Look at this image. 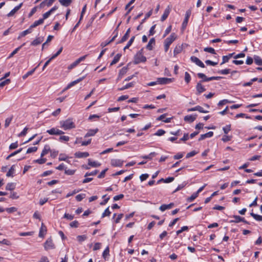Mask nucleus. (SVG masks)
<instances>
[{
  "label": "nucleus",
  "mask_w": 262,
  "mask_h": 262,
  "mask_svg": "<svg viewBox=\"0 0 262 262\" xmlns=\"http://www.w3.org/2000/svg\"><path fill=\"white\" fill-rule=\"evenodd\" d=\"M128 68L127 67H123L122 68L119 72V78L121 77L122 76L125 75L127 71Z\"/></svg>",
  "instance_id": "e433bc0d"
},
{
  "label": "nucleus",
  "mask_w": 262,
  "mask_h": 262,
  "mask_svg": "<svg viewBox=\"0 0 262 262\" xmlns=\"http://www.w3.org/2000/svg\"><path fill=\"white\" fill-rule=\"evenodd\" d=\"M174 204L173 203H170L169 204H163L159 207V209L161 211H164L167 209H170L172 208Z\"/></svg>",
  "instance_id": "4468645a"
},
{
  "label": "nucleus",
  "mask_w": 262,
  "mask_h": 262,
  "mask_svg": "<svg viewBox=\"0 0 262 262\" xmlns=\"http://www.w3.org/2000/svg\"><path fill=\"white\" fill-rule=\"evenodd\" d=\"M79 223L77 221H74L70 224V226L72 228H77L78 227Z\"/></svg>",
  "instance_id": "774afa93"
},
{
  "label": "nucleus",
  "mask_w": 262,
  "mask_h": 262,
  "mask_svg": "<svg viewBox=\"0 0 262 262\" xmlns=\"http://www.w3.org/2000/svg\"><path fill=\"white\" fill-rule=\"evenodd\" d=\"M15 188V185L13 183H9L6 186V189L7 190H12Z\"/></svg>",
  "instance_id": "c9c22d12"
},
{
  "label": "nucleus",
  "mask_w": 262,
  "mask_h": 262,
  "mask_svg": "<svg viewBox=\"0 0 262 262\" xmlns=\"http://www.w3.org/2000/svg\"><path fill=\"white\" fill-rule=\"evenodd\" d=\"M121 56V54H117L114 58L113 61L111 63V66L116 64L119 60L120 57Z\"/></svg>",
  "instance_id": "f704fd0d"
},
{
  "label": "nucleus",
  "mask_w": 262,
  "mask_h": 262,
  "mask_svg": "<svg viewBox=\"0 0 262 262\" xmlns=\"http://www.w3.org/2000/svg\"><path fill=\"white\" fill-rule=\"evenodd\" d=\"M73 0H59L60 4L64 7H68L71 5Z\"/></svg>",
  "instance_id": "c85d7f7f"
},
{
  "label": "nucleus",
  "mask_w": 262,
  "mask_h": 262,
  "mask_svg": "<svg viewBox=\"0 0 262 262\" xmlns=\"http://www.w3.org/2000/svg\"><path fill=\"white\" fill-rule=\"evenodd\" d=\"M146 58L143 55V48L139 50L134 56V63L139 64L141 62H145Z\"/></svg>",
  "instance_id": "f03ea898"
},
{
  "label": "nucleus",
  "mask_w": 262,
  "mask_h": 262,
  "mask_svg": "<svg viewBox=\"0 0 262 262\" xmlns=\"http://www.w3.org/2000/svg\"><path fill=\"white\" fill-rule=\"evenodd\" d=\"M155 45V39L154 38H152L149 40L146 48L147 50L151 51L152 50L153 45Z\"/></svg>",
  "instance_id": "393cba45"
},
{
  "label": "nucleus",
  "mask_w": 262,
  "mask_h": 262,
  "mask_svg": "<svg viewBox=\"0 0 262 262\" xmlns=\"http://www.w3.org/2000/svg\"><path fill=\"white\" fill-rule=\"evenodd\" d=\"M197 115H187L185 116L184 120L186 122L191 123L193 122L196 118Z\"/></svg>",
  "instance_id": "f3484780"
},
{
  "label": "nucleus",
  "mask_w": 262,
  "mask_h": 262,
  "mask_svg": "<svg viewBox=\"0 0 262 262\" xmlns=\"http://www.w3.org/2000/svg\"><path fill=\"white\" fill-rule=\"evenodd\" d=\"M134 85H135V82H129V83L126 84L125 85L123 86V87L119 88L118 90L119 91H123L124 90H126V89H129L131 87L134 86Z\"/></svg>",
  "instance_id": "c756f323"
},
{
  "label": "nucleus",
  "mask_w": 262,
  "mask_h": 262,
  "mask_svg": "<svg viewBox=\"0 0 262 262\" xmlns=\"http://www.w3.org/2000/svg\"><path fill=\"white\" fill-rule=\"evenodd\" d=\"M177 38V35L175 33H172L171 35L164 40V50L167 52L169 48L170 45Z\"/></svg>",
  "instance_id": "7ed1b4c3"
},
{
  "label": "nucleus",
  "mask_w": 262,
  "mask_h": 262,
  "mask_svg": "<svg viewBox=\"0 0 262 262\" xmlns=\"http://www.w3.org/2000/svg\"><path fill=\"white\" fill-rule=\"evenodd\" d=\"M157 154L155 152H150L148 155L147 156H142V158L145 159H152V158L156 156Z\"/></svg>",
  "instance_id": "79ce46f5"
},
{
  "label": "nucleus",
  "mask_w": 262,
  "mask_h": 262,
  "mask_svg": "<svg viewBox=\"0 0 262 262\" xmlns=\"http://www.w3.org/2000/svg\"><path fill=\"white\" fill-rule=\"evenodd\" d=\"M75 157L77 158H86L89 156V154L88 152H81L78 151L75 153Z\"/></svg>",
  "instance_id": "ddd939ff"
},
{
  "label": "nucleus",
  "mask_w": 262,
  "mask_h": 262,
  "mask_svg": "<svg viewBox=\"0 0 262 262\" xmlns=\"http://www.w3.org/2000/svg\"><path fill=\"white\" fill-rule=\"evenodd\" d=\"M213 135V132H209L205 134L201 135L199 139V141L203 140L207 138H210Z\"/></svg>",
  "instance_id": "4be33fe9"
},
{
  "label": "nucleus",
  "mask_w": 262,
  "mask_h": 262,
  "mask_svg": "<svg viewBox=\"0 0 262 262\" xmlns=\"http://www.w3.org/2000/svg\"><path fill=\"white\" fill-rule=\"evenodd\" d=\"M47 232V228L43 223H42L41 227L40 228L39 236L42 237L46 234Z\"/></svg>",
  "instance_id": "aec40b11"
},
{
  "label": "nucleus",
  "mask_w": 262,
  "mask_h": 262,
  "mask_svg": "<svg viewBox=\"0 0 262 262\" xmlns=\"http://www.w3.org/2000/svg\"><path fill=\"white\" fill-rule=\"evenodd\" d=\"M43 23V19L40 18V19H38V20L34 21L33 23V24L30 26V28L32 29L33 28H35V27L38 26V25L42 24Z\"/></svg>",
  "instance_id": "7c9ffc66"
},
{
  "label": "nucleus",
  "mask_w": 262,
  "mask_h": 262,
  "mask_svg": "<svg viewBox=\"0 0 262 262\" xmlns=\"http://www.w3.org/2000/svg\"><path fill=\"white\" fill-rule=\"evenodd\" d=\"M190 80H191L190 75L187 72H186L185 73V82L187 83H188L190 81Z\"/></svg>",
  "instance_id": "603ef678"
},
{
  "label": "nucleus",
  "mask_w": 262,
  "mask_h": 262,
  "mask_svg": "<svg viewBox=\"0 0 262 262\" xmlns=\"http://www.w3.org/2000/svg\"><path fill=\"white\" fill-rule=\"evenodd\" d=\"M47 133L51 135H60L64 134V132L57 128H52L47 130Z\"/></svg>",
  "instance_id": "20e7f679"
},
{
  "label": "nucleus",
  "mask_w": 262,
  "mask_h": 262,
  "mask_svg": "<svg viewBox=\"0 0 262 262\" xmlns=\"http://www.w3.org/2000/svg\"><path fill=\"white\" fill-rule=\"evenodd\" d=\"M32 31V29L30 27L27 30L21 32L18 37V39H19L21 37H24L27 34L31 33Z\"/></svg>",
  "instance_id": "a878e982"
},
{
  "label": "nucleus",
  "mask_w": 262,
  "mask_h": 262,
  "mask_svg": "<svg viewBox=\"0 0 262 262\" xmlns=\"http://www.w3.org/2000/svg\"><path fill=\"white\" fill-rule=\"evenodd\" d=\"M183 50L182 45H177L173 51L174 56L180 53Z\"/></svg>",
  "instance_id": "bb28decb"
},
{
  "label": "nucleus",
  "mask_w": 262,
  "mask_h": 262,
  "mask_svg": "<svg viewBox=\"0 0 262 262\" xmlns=\"http://www.w3.org/2000/svg\"><path fill=\"white\" fill-rule=\"evenodd\" d=\"M43 37H36L33 41L31 43V45L32 46H36L40 44L43 41Z\"/></svg>",
  "instance_id": "f8f14e48"
},
{
  "label": "nucleus",
  "mask_w": 262,
  "mask_h": 262,
  "mask_svg": "<svg viewBox=\"0 0 262 262\" xmlns=\"http://www.w3.org/2000/svg\"><path fill=\"white\" fill-rule=\"evenodd\" d=\"M98 172V170H95L94 171L90 172H87L85 173L84 177H86L91 176H95Z\"/></svg>",
  "instance_id": "13d9d810"
},
{
  "label": "nucleus",
  "mask_w": 262,
  "mask_h": 262,
  "mask_svg": "<svg viewBox=\"0 0 262 262\" xmlns=\"http://www.w3.org/2000/svg\"><path fill=\"white\" fill-rule=\"evenodd\" d=\"M193 111H199V112L203 113H207L208 112V111H205L202 106H201L200 105H197L194 107L188 108L187 110L188 112H193Z\"/></svg>",
  "instance_id": "423d86ee"
},
{
  "label": "nucleus",
  "mask_w": 262,
  "mask_h": 262,
  "mask_svg": "<svg viewBox=\"0 0 262 262\" xmlns=\"http://www.w3.org/2000/svg\"><path fill=\"white\" fill-rule=\"evenodd\" d=\"M109 252H110L109 247H107L105 248V249L104 250L103 254H102V256L103 257V258H105L106 256L109 255Z\"/></svg>",
  "instance_id": "0e129e2a"
},
{
  "label": "nucleus",
  "mask_w": 262,
  "mask_h": 262,
  "mask_svg": "<svg viewBox=\"0 0 262 262\" xmlns=\"http://www.w3.org/2000/svg\"><path fill=\"white\" fill-rule=\"evenodd\" d=\"M47 161V159L46 158H43L42 157L39 159H37L34 161V162L38 163L39 164H42L45 163Z\"/></svg>",
  "instance_id": "864d4df0"
},
{
  "label": "nucleus",
  "mask_w": 262,
  "mask_h": 262,
  "mask_svg": "<svg viewBox=\"0 0 262 262\" xmlns=\"http://www.w3.org/2000/svg\"><path fill=\"white\" fill-rule=\"evenodd\" d=\"M86 77V76H83L82 77H80L71 82H70L68 85L66 87V88L65 89V90H68L69 89H70V88H71L72 86L75 85V84H76L77 83H79V82L81 81L82 80H83L85 77Z\"/></svg>",
  "instance_id": "9b49d317"
},
{
  "label": "nucleus",
  "mask_w": 262,
  "mask_h": 262,
  "mask_svg": "<svg viewBox=\"0 0 262 262\" xmlns=\"http://www.w3.org/2000/svg\"><path fill=\"white\" fill-rule=\"evenodd\" d=\"M6 210L8 213H11L14 212L15 211H16L17 208L14 207H12L10 208H6Z\"/></svg>",
  "instance_id": "e2e57ef3"
},
{
  "label": "nucleus",
  "mask_w": 262,
  "mask_h": 262,
  "mask_svg": "<svg viewBox=\"0 0 262 262\" xmlns=\"http://www.w3.org/2000/svg\"><path fill=\"white\" fill-rule=\"evenodd\" d=\"M75 170L73 169H64V173L65 174L69 176L73 175L75 172Z\"/></svg>",
  "instance_id": "8fccbe9b"
},
{
  "label": "nucleus",
  "mask_w": 262,
  "mask_h": 262,
  "mask_svg": "<svg viewBox=\"0 0 262 262\" xmlns=\"http://www.w3.org/2000/svg\"><path fill=\"white\" fill-rule=\"evenodd\" d=\"M188 230V227L187 226H183L181 228V229L177 231V232H176L177 235H179L180 233H181L182 232H183V231H187Z\"/></svg>",
  "instance_id": "4d7b16f0"
},
{
  "label": "nucleus",
  "mask_w": 262,
  "mask_h": 262,
  "mask_svg": "<svg viewBox=\"0 0 262 262\" xmlns=\"http://www.w3.org/2000/svg\"><path fill=\"white\" fill-rule=\"evenodd\" d=\"M165 133V130L162 129H158L155 134V136H161L163 135Z\"/></svg>",
  "instance_id": "680f3d73"
},
{
  "label": "nucleus",
  "mask_w": 262,
  "mask_h": 262,
  "mask_svg": "<svg viewBox=\"0 0 262 262\" xmlns=\"http://www.w3.org/2000/svg\"><path fill=\"white\" fill-rule=\"evenodd\" d=\"M190 13L189 12H186V13L185 14V17L183 20V22L182 23V29H185L187 25L188 19L190 17Z\"/></svg>",
  "instance_id": "a211bd4d"
},
{
  "label": "nucleus",
  "mask_w": 262,
  "mask_h": 262,
  "mask_svg": "<svg viewBox=\"0 0 262 262\" xmlns=\"http://www.w3.org/2000/svg\"><path fill=\"white\" fill-rule=\"evenodd\" d=\"M18 147V143L17 142H15L14 143H11L9 146V149L10 150L14 149Z\"/></svg>",
  "instance_id": "338daca9"
},
{
  "label": "nucleus",
  "mask_w": 262,
  "mask_h": 262,
  "mask_svg": "<svg viewBox=\"0 0 262 262\" xmlns=\"http://www.w3.org/2000/svg\"><path fill=\"white\" fill-rule=\"evenodd\" d=\"M23 3H20L19 5L14 7L8 14V17H11L14 15V14L21 7Z\"/></svg>",
  "instance_id": "2eb2a0df"
},
{
  "label": "nucleus",
  "mask_w": 262,
  "mask_h": 262,
  "mask_svg": "<svg viewBox=\"0 0 262 262\" xmlns=\"http://www.w3.org/2000/svg\"><path fill=\"white\" fill-rule=\"evenodd\" d=\"M111 164L115 167H121L123 165V161L120 159H112Z\"/></svg>",
  "instance_id": "1a4fd4ad"
},
{
  "label": "nucleus",
  "mask_w": 262,
  "mask_h": 262,
  "mask_svg": "<svg viewBox=\"0 0 262 262\" xmlns=\"http://www.w3.org/2000/svg\"><path fill=\"white\" fill-rule=\"evenodd\" d=\"M98 130L99 129L97 128L93 129H89L87 133L85 135L84 137L86 138L90 136H94L98 132Z\"/></svg>",
  "instance_id": "412c9836"
},
{
  "label": "nucleus",
  "mask_w": 262,
  "mask_h": 262,
  "mask_svg": "<svg viewBox=\"0 0 262 262\" xmlns=\"http://www.w3.org/2000/svg\"><path fill=\"white\" fill-rule=\"evenodd\" d=\"M233 217L235 219L234 220H231L230 221V223H237L241 222V221H244V217H242L238 215H233Z\"/></svg>",
  "instance_id": "cd10ccee"
},
{
  "label": "nucleus",
  "mask_w": 262,
  "mask_h": 262,
  "mask_svg": "<svg viewBox=\"0 0 262 262\" xmlns=\"http://www.w3.org/2000/svg\"><path fill=\"white\" fill-rule=\"evenodd\" d=\"M196 89L198 94H200L201 93H202L206 91V89L201 84V82H198L197 83V84L196 85Z\"/></svg>",
  "instance_id": "dca6fc26"
},
{
  "label": "nucleus",
  "mask_w": 262,
  "mask_h": 262,
  "mask_svg": "<svg viewBox=\"0 0 262 262\" xmlns=\"http://www.w3.org/2000/svg\"><path fill=\"white\" fill-rule=\"evenodd\" d=\"M86 238L87 236L85 235H78L77 236V239L78 241L80 243L85 241L86 239Z\"/></svg>",
  "instance_id": "3c124183"
},
{
  "label": "nucleus",
  "mask_w": 262,
  "mask_h": 262,
  "mask_svg": "<svg viewBox=\"0 0 262 262\" xmlns=\"http://www.w3.org/2000/svg\"><path fill=\"white\" fill-rule=\"evenodd\" d=\"M69 139V137L67 136H61L59 138L60 141H68Z\"/></svg>",
  "instance_id": "69168bd1"
},
{
  "label": "nucleus",
  "mask_w": 262,
  "mask_h": 262,
  "mask_svg": "<svg viewBox=\"0 0 262 262\" xmlns=\"http://www.w3.org/2000/svg\"><path fill=\"white\" fill-rule=\"evenodd\" d=\"M204 51L213 54H216L215 50L211 47L205 48Z\"/></svg>",
  "instance_id": "c03bdc74"
},
{
  "label": "nucleus",
  "mask_w": 262,
  "mask_h": 262,
  "mask_svg": "<svg viewBox=\"0 0 262 262\" xmlns=\"http://www.w3.org/2000/svg\"><path fill=\"white\" fill-rule=\"evenodd\" d=\"M12 118H13V117L12 116L11 117L7 118L6 119L5 123V127L6 128L8 127L9 126V125L12 120Z\"/></svg>",
  "instance_id": "de8ad7c7"
},
{
  "label": "nucleus",
  "mask_w": 262,
  "mask_h": 262,
  "mask_svg": "<svg viewBox=\"0 0 262 262\" xmlns=\"http://www.w3.org/2000/svg\"><path fill=\"white\" fill-rule=\"evenodd\" d=\"M36 68H35L33 69H32V70L28 72L26 74H25L24 76H23V79H25L28 76L32 75L33 74V73L35 72V71L36 70Z\"/></svg>",
  "instance_id": "a19ab883"
},
{
  "label": "nucleus",
  "mask_w": 262,
  "mask_h": 262,
  "mask_svg": "<svg viewBox=\"0 0 262 262\" xmlns=\"http://www.w3.org/2000/svg\"><path fill=\"white\" fill-rule=\"evenodd\" d=\"M223 130L225 134H227L231 130V125H227L223 128Z\"/></svg>",
  "instance_id": "bf43d9fd"
},
{
  "label": "nucleus",
  "mask_w": 262,
  "mask_h": 262,
  "mask_svg": "<svg viewBox=\"0 0 262 262\" xmlns=\"http://www.w3.org/2000/svg\"><path fill=\"white\" fill-rule=\"evenodd\" d=\"M25 43H23L21 46L16 48L9 56L8 58L12 57L15 54H16L18 51L20 49L22 46H24Z\"/></svg>",
  "instance_id": "ea45409f"
},
{
  "label": "nucleus",
  "mask_w": 262,
  "mask_h": 262,
  "mask_svg": "<svg viewBox=\"0 0 262 262\" xmlns=\"http://www.w3.org/2000/svg\"><path fill=\"white\" fill-rule=\"evenodd\" d=\"M172 81L171 78H158L157 79V82L159 84H165L167 83H169Z\"/></svg>",
  "instance_id": "0eeeda50"
},
{
  "label": "nucleus",
  "mask_w": 262,
  "mask_h": 262,
  "mask_svg": "<svg viewBox=\"0 0 262 262\" xmlns=\"http://www.w3.org/2000/svg\"><path fill=\"white\" fill-rule=\"evenodd\" d=\"M130 32V28H129L127 29L125 34L123 36L121 39L119 41H118L117 43H121L125 41L129 37Z\"/></svg>",
  "instance_id": "6ab92c4d"
},
{
  "label": "nucleus",
  "mask_w": 262,
  "mask_h": 262,
  "mask_svg": "<svg viewBox=\"0 0 262 262\" xmlns=\"http://www.w3.org/2000/svg\"><path fill=\"white\" fill-rule=\"evenodd\" d=\"M51 150L49 145H46L41 153L40 157H43L45 155H47L49 151L51 152Z\"/></svg>",
  "instance_id": "b1692460"
},
{
  "label": "nucleus",
  "mask_w": 262,
  "mask_h": 262,
  "mask_svg": "<svg viewBox=\"0 0 262 262\" xmlns=\"http://www.w3.org/2000/svg\"><path fill=\"white\" fill-rule=\"evenodd\" d=\"M44 247L46 250L55 248L54 244L51 238H48L44 244Z\"/></svg>",
  "instance_id": "39448f33"
},
{
  "label": "nucleus",
  "mask_w": 262,
  "mask_h": 262,
  "mask_svg": "<svg viewBox=\"0 0 262 262\" xmlns=\"http://www.w3.org/2000/svg\"><path fill=\"white\" fill-rule=\"evenodd\" d=\"M60 127L64 130H68L75 127V125L72 119L69 118L64 121L60 122Z\"/></svg>",
  "instance_id": "f257e3e1"
},
{
  "label": "nucleus",
  "mask_w": 262,
  "mask_h": 262,
  "mask_svg": "<svg viewBox=\"0 0 262 262\" xmlns=\"http://www.w3.org/2000/svg\"><path fill=\"white\" fill-rule=\"evenodd\" d=\"M15 169L14 166H12L9 171L7 172L6 174V176L9 177H13V174L14 172Z\"/></svg>",
  "instance_id": "37998d69"
},
{
  "label": "nucleus",
  "mask_w": 262,
  "mask_h": 262,
  "mask_svg": "<svg viewBox=\"0 0 262 262\" xmlns=\"http://www.w3.org/2000/svg\"><path fill=\"white\" fill-rule=\"evenodd\" d=\"M230 69H226L224 70H222L218 71V73L223 74V75H227L230 73Z\"/></svg>",
  "instance_id": "6e6d98bb"
},
{
  "label": "nucleus",
  "mask_w": 262,
  "mask_h": 262,
  "mask_svg": "<svg viewBox=\"0 0 262 262\" xmlns=\"http://www.w3.org/2000/svg\"><path fill=\"white\" fill-rule=\"evenodd\" d=\"M253 59L255 63L258 66H262V59L258 56L254 55Z\"/></svg>",
  "instance_id": "473e14b6"
},
{
  "label": "nucleus",
  "mask_w": 262,
  "mask_h": 262,
  "mask_svg": "<svg viewBox=\"0 0 262 262\" xmlns=\"http://www.w3.org/2000/svg\"><path fill=\"white\" fill-rule=\"evenodd\" d=\"M53 37H54V36L52 35H50L48 36L46 41L45 42H44L42 45V50H43V49L45 48V47L46 45L47 44V43L51 41V40L53 38Z\"/></svg>",
  "instance_id": "a18cd8bd"
},
{
  "label": "nucleus",
  "mask_w": 262,
  "mask_h": 262,
  "mask_svg": "<svg viewBox=\"0 0 262 262\" xmlns=\"http://www.w3.org/2000/svg\"><path fill=\"white\" fill-rule=\"evenodd\" d=\"M135 38V36H132L129 41L127 42V45L125 46V47L124 48V50H125L126 49H127L129 48V47L132 45L133 42H134Z\"/></svg>",
  "instance_id": "4c0bfd02"
},
{
  "label": "nucleus",
  "mask_w": 262,
  "mask_h": 262,
  "mask_svg": "<svg viewBox=\"0 0 262 262\" xmlns=\"http://www.w3.org/2000/svg\"><path fill=\"white\" fill-rule=\"evenodd\" d=\"M166 114H164L161 115H160L159 117H158L157 119L158 121H163V122L165 123H169L170 122L171 118H168L164 120V119L165 118L166 116Z\"/></svg>",
  "instance_id": "5701e85b"
},
{
  "label": "nucleus",
  "mask_w": 262,
  "mask_h": 262,
  "mask_svg": "<svg viewBox=\"0 0 262 262\" xmlns=\"http://www.w3.org/2000/svg\"><path fill=\"white\" fill-rule=\"evenodd\" d=\"M198 76L200 78L203 79V80L201 81V82H207V81H208V80H205L206 79H208V78H207L206 77V76L204 74H203V73H198Z\"/></svg>",
  "instance_id": "49530a36"
},
{
  "label": "nucleus",
  "mask_w": 262,
  "mask_h": 262,
  "mask_svg": "<svg viewBox=\"0 0 262 262\" xmlns=\"http://www.w3.org/2000/svg\"><path fill=\"white\" fill-rule=\"evenodd\" d=\"M37 150V147L36 146L29 147L27 150V154H30L31 152H35Z\"/></svg>",
  "instance_id": "052dcab7"
},
{
  "label": "nucleus",
  "mask_w": 262,
  "mask_h": 262,
  "mask_svg": "<svg viewBox=\"0 0 262 262\" xmlns=\"http://www.w3.org/2000/svg\"><path fill=\"white\" fill-rule=\"evenodd\" d=\"M234 54V53H233L229 54L226 56H223V61L221 64H223L226 62H227L229 61V60L230 59V58L233 56V55Z\"/></svg>",
  "instance_id": "2f4dec72"
},
{
  "label": "nucleus",
  "mask_w": 262,
  "mask_h": 262,
  "mask_svg": "<svg viewBox=\"0 0 262 262\" xmlns=\"http://www.w3.org/2000/svg\"><path fill=\"white\" fill-rule=\"evenodd\" d=\"M10 79H6L5 80L1 82L0 83V88L4 87L5 85L8 84L10 83Z\"/></svg>",
  "instance_id": "5fc2aeb1"
},
{
  "label": "nucleus",
  "mask_w": 262,
  "mask_h": 262,
  "mask_svg": "<svg viewBox=\"0 0 262 262\" xmlns=\"http://www.w3.org/2000/svg\"><path fill=\"white\" fill-rule=\"evenodd\" d=\"M170 11H171V8L169 6H168V7L165 9L162 16H161V20L162 21H163L165 20H166V19L168 17Z\"/></svg>",
  "instance_id": "9d476101"
},
{
  "label": "nucleus",
  "mask_w": 262,
  "mask_h": 262,
  "mask_svg": "<svg viewBox=\"0 0 262 262\" xmlns=\"http://www.w3.org/2000/svg\"><path fill=\"white\" fill-rule=\"evenodd\" d=\"M190 59L192 62L195 63L197 66L201 68H205L204 64L198 57L191 56Z\"/></svg>",
  "instance_id": "6e6552de"
},
{
  "label": "nucleus",
  "mask_w": 262,
  "mask_h": 262,
  "mask_svg": "<svg viewBox=\"0 0 262 262\" xmlns=\"http://www.w3.org/2000/svg\"><path fill=\"white\" fill-rule=\"evenodd\" d=\"M111 212L109 210V207H107L104 211V212L102 214V217H104L106 216H110Z\"/></svg>",
  "instance_id": "09e8293b"
},
{
  "label": "nucleus",
  "mask_w": 262,
  "mask_h": 262,
  "mask_svg": "<svg viewBox=\"0 0 262 262\" xmlns=\"http://www.w3.org/2000/svg\"><path fill=\"white\" fill-rule=\"evenodd\" d=\"M88 165L93 167H98L100 166V163L96 161H92L90 159H89Z\"/></svg>",
  "instance_id": "72a5a7b5"
},
{
  "label": "nucleus",
  "mask_w": 262,
  "mask_h": 262,
  "mask_svg": "<svg viewBox=\"0 0 262 262\" xmlns=\"http://www.w3.org/2000/svg\"><path fill=\"white\" fill-rule=\"evenodd\" d=\"M250 215L255 219L256 220V221H262V216L261 215H258V214H255L253 212H251L250 213Z\"/></svg>",
  "instance_id": "58836bf2"
}]
</instances>
